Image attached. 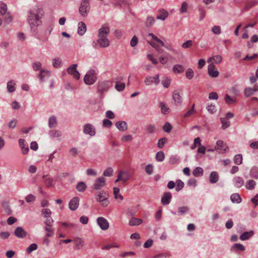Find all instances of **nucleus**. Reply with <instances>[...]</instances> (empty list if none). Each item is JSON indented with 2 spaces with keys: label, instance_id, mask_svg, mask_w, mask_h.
Instances as JSON below:
<instances>
[{
  "label": "nucleus",
  "instance_id": "nucleus-3",
  "mask_svg": "<svg viewBox=\"0 0 258 258\" xmlns=\"http://www.w3.org/2000/svg\"><path fill=\"white\" fill-rule=\"evenodd\" d=\"M148 36L151 37L153 39V41L150 43V44L157 50L158 53H163V50L160 47L163 46L164 43L153 33H149Z\"/></svg>",
  "mask_w": 258,
  "mask_h": 258
},
{
  "label": "nucleus",
  "instance_id": "nucleus-41",
  "mask_svg": "<svg viewBox=\"0 0 258 258\" xmlns=\"http://www.w3.org/2000/svg\"><path fill=\"white\" fill-rule=\"evenodd\" d=\"M165 155L162 151H159L156 154V159L159 162H162L164 160Z\"/></svg>",
  "mask_w": 258,
  "mask_h": 258
},
{
  "label": "nucleus",
  "instance_id": "nucleus-46",
  "mask_svg": "<svg viewBox=\"0 0 258 258\" xmlns=\"http://www.w3.org/2000/svg\"><path fill=\"white\" fill-rule=\"evenodd\" d=\"M58 224L68 229H72L75 227V224L72 223L59 222H58Z\"/></svg>",
  "mask_w": 258,
  "mask_h": 258
},
{
  "label": "nucleus",
  "instance_id": "nucleus-36",
  "mask_svg": "<svg viewBox=\"0 0 258 258\" xmlns=\"http://www.w3.org/2000/svg\"><path fill=\"white\" fill-rule=\"evenodd\" d=\"M43 178L44 179L46 186L50 187L52 185L53 180L51 178L48 177L47 175H44Z\"/></svg>",
  "mask_w": 258,
  "mask_h": 258
},
{
  "label": "nucleus",
  "instance_id": "nucleus-42",
  "mask_svg": "<svg viewBox=\"0 0 258 258\" xmlns=\"http://www.w3.org/2000/svg\"><path fill=\"white\" fill-rule=\"evenodd\" d=\"M203 170L201 167H196L193 171L192 174L195 176H200L203 174Z\"/></svg>",
  "mask_w": 258,
  "mask_h": 258
},
{
  "label": "nucleus",
  "instance_id": "nucleus-49",
  "mask_svg": "<svg viewBox=\"0 0 258 258\" xmlns=\"http://www.w3.org/2000/svg\"><path fill=\"white\" fill-rule=\"evenodd\" d=\"M155 20L154 17L149 16L146 20V24L147 27L152 26L155 23Z\"/></svg>",
  "mask_w": 258,
  "mask_h": 258
},
{
  "label": "nucleus",
  "instance_id": "nucleus-29",
  "mask_svg": "<svg viewBox=\"0 0 258 258\" xmlns=\"http://www.w3.org/2000/svg\"><path fill=\"white\" fill-rule=\"evenodd\" d=\"M15 83L14 80L9 81L7 83V89L9 92H13L16 90Z\"/></svg>",
  "mask_w": 258,
  "mask_h": 258
},
{
  "label": "nucleus",
  "instance_id": "nucleus-40",
  "mask_svg": "<svg viewBox=\"0 0 258 258\" xmlns=\"http://www.w3.org/2000/svg\"><path fill=\"white\" fill-rule=\"evenodd\" d=\"M119 188L118 187H114L113 188V194L114 198L116 199H119L121 200H123V196L119 194Z\"/></svg>",
  "mask_w": 258,
  "mask_h": 258
},
{
  "label": "nucleus",
  "instance_id": "nucleus-9",
  "mask_svg": "<svg viewBox=\"0 0 258 258\" xmlns=\"http://www.w3.org/2000/svg\"><path fill=\"white\" fill-rule=\"evenodd\" d=\"M106 180L103 176L97 178L93 185L92 187L96 190H99L105 186Z\"/></svg>",
  "mask_w": 258,
  "mask_h": 258
},
{
  "label": "nucleus",
  "instance_id": "nucleus-10",
  "mask_svg": "<svg viewBox=\"0 0 258 258\" xmlns=\"http://www.w3.org/2000/svg\"><path fill=\"white\" fill-rule=\"evenodd\" d=\"M83 132L90 137H93L96 134L95 127L91 124L87 123L84 126Z\"/></svg>",
  "mask_w": 258,
  "mask_h": 258
},
{
  "label": "nucleus",
  "instance_id": "nucleus-6",
  "mask_svg": "<svg viewBox=\"0 0 258 258\" xmlns=\"http://www.w3.org/2000/svg\"><path fill=\"white\" fill-rule=\"evenodd\" d=\"M182 91L180 90H175L172 93L173 103L177 106H180L182 103Z\"/></svg>",
  "mask_w": 258,
  "mask_h": 258
},
{
  "label": "nucleus",
  "instance_id": "nucleus-11",
  "mask_svg": "<svg viewBox=\"0 0 258 258\" xmlns=\"http://www.w3.org/2000/svg\"><path fill=\"white\" fill-rule=\"evenodd\" d=\"M77 65L74 64L71 65L67 69V72L69 74L72 76L75 79L78 80L80 78V74L77 70Z\"/></svg>",
  "mask_w": 258,
  "mask_h": 258
},
{
  "label": "nucleus",
  "instance_id": "nucleus-38",
  "mask_svg": "<svg viewBox=\"0 0 258 258\" xmlns=\"http://www.w3.org/2000/svg\"><path fill=\"white\" fill-rule=\"evenodd\" d=\"M250 176L255 179H258V168L256 167H252L250 171Z\"/></svg>",
  "mask_w": 258,
  "mask_h": 258
},
{
  "label": "nucleus",
  "instance_id": "nucleus-28",
  "mask_svg": "<svg viewBox=\"0 0 258 258\" xmlns=\"http://www.w3.org/2000/svg\"><path fill=\"white\" fill-rule=\"evenodd\" d=\"M143 222L141 219L135 217H132L129 222V225L131 226H137L141 224Z\"/></svg>",
  "mask_w": 258,
  "mask_h": 258
},
{
  "label": "nucleus",
  "instance_id": "nucleus-31",
  "mask_svg": "<svg viewBox=\"0 0 258 258\" xmlns=\"http://www.w3.org/2000/svg\"><path fill=\"white\" fill-rule=\"evenodd\" d=\"M184 70V68L180 64H175L173 67L172 71L174 73H181Z\"/></svg>",
  "mask_w": 258,
  "mask_h": 258
},
{
  "label": "nucleus",
  "instance_id": "nucleus-56",
  "mask_svg": "<svg viewBox=\"0 0 258 258\" xmlns=\"http://www.w3.org/2000/svg\"><path fill=\"white\" fill-rule=\"evenodd\" d=\"M41 213L45 218L51 216V212L49 209H43Z\"/></svg>",
  "mask_w": 258,
  "mask_h": 258
},
{
  "label": "nucleus",
  "instance_id": "nucleus-23",
  "mask_svg": "<svg viewBox=\"0 0 258 258\" xmlns=\"http://www.w3.org/2000/svg\"><path fill=\"white\" fill-rule=\"evenodd\" d=\"M234 185L237 188H240L244 185L243 179L239 176H236L233 178Z\"/></svg>",
  "mask_w": 258,
  "mask_h": 258
},
{
  "label": "nucleus",
  "instance_id": "nucleus-12",
  "mask_svg": "<svg viewBox=\"0 0 258 258\" xmlns=\"http://www.w3.org/2000/svg\"><path fill=\"white\" fill-rule=\"evenodd\" d=\"M144 83L147 86L150 85L152 83L158 85L159 83V75H157L154 77L147 76L144 80Z\"/></svg>",
  "mask_w": 258,
  "mask_h": 258
},
{
  "label": "nucleus",
  "instance_id": "nucleus-48",
  "mask_svg": "<svg viewBox=\"0 0 258 258\" xmlns=\"http://www.w3.org/2000/svg\"><path fill=\"white\" fill-rule=\"evenodd\" d=\"M52 64L53 66L57 68L61 66V60L59 58H55L52 60Z\"/></svg>",
  "mask_w": 258,
  "mask_h": 258
},
{
  "label": "nucleus",
  "instance_id": "nucleus-58",
  "mask_svg": "<svg viewBox=\"0 0 258 258\" xmlns=\"http://www.w3.org/2000/svg\"><path fill=\"white\" fill-rule=\"evenodd\" d=\"M115 87L117 91H121L123 90L125 88V84L124 83H119L116 82Z\"/></svg>",
  "mask_w": 258,
  "mask_h": 258
},
{
  "label": "nucleus",
  "instance_id": "nucleus-16",
  "mask_svg": "<svg viewBox=\"0 0 258 258\" xmlns=\"http://www.w3.org/2000/svg\"><path fill=\"white\" fill-rule=\"evenodd\" d=\"M208 74L209 76L213 78L218 77L219 74V72L216 69V67L213 62L209 64L208 67Z\"/></svg>",
  "mask_w": 258,
  "mask_h": 258
},
{
  "label": "nucleus",
  "instance_id": "nucleus-13",
  "mask_svg": "<svg viewBox=\"0 0 258 258\" xmlns=\"http://www.w3.org/2000/svg\"><path fill=\"white\" fill-rule=\"evenodd\" d=\"M90 0L82 1V16H85L90 11Z\"/></svg>",
  "mask_w": 258,
  "mask_h": 258
},
{
  "label": "nucleus",
  "instance_id": "nucleus-34",
  "mask_svg": "<svg viewBox=\"0 0 258 258\" xmlns=\"http://www.w3.org/2000/svg\"><path fill=\"white\" fill-rule=\"evenodd\" d=\"M230 199L233 203H240L241 199L238 194H233L230 197Z\"/></svg>",
  "mask_w": 258,
  "mask_h": 258
},
{
  "label": "nucleus",
  "instance_id": "nucleus-60",
  "mask_svg": "<svg viewBox=\"0 0 258 258\" xmlns=\"http://www.w3.org/2000/svg\"><path fill=\"white\" fill-rule=\"evenodd\" d=\"M184 186V183L180 179L176 181V190L178 191L181 190Z\"/></svg>",
  "mask_w": 258,
  "mask_h": 258
},
{
  "label": "nucleus",
  "instance_id": "nucleus-47",
  "mask_svg": "<svg viewBox=\"0 0 258 258\" xmlns=\"http://www.w3.org/2000/svg\"><path fill=\"white\" fill-rule=\"evenodd\" d=\"M7 12V5L3 3L0 2V14L2 15H4Z\"/></svg>",
  "mask_w": 258,
  "mask_h": 258
},
{
  "label": "nucleus",
  "instance_id": "nucleus-50",
  "mask_svg": "<svg viewBox=\"0 0 258 258\" xmlns=\"http://www.w3.org/2000/svg\"><path fill=\"white\" fill-rule=\"evenodd\" d=\"M160 107L161 108V112L163 114H167L169 110V108L168 106H167L165 103H160Z\"/></svg>",
  "mask_w": 258,
  "mask_h": 258
},
{
  "label": "nucleus",
  "instance_id": "nucleus-32",
  "mask_svg": "<svg viewBox=\"0 0 258 258\" xmlns=\"http://www.w3.org/2000/svg\"><path fill=\"white\" fill-rule=\"evenodd\" d=\"M256 182L253 180H249L246 181L245 187L249 190H252L254 188Z\"/></svg>",
  "mask_w": 258,
  "mask_h": 258
},
{
  "label": "nucleus",
  "instance_id": "nucleus-61",
  "mask_svg": "<svg viewBox=\"0 0 258 258\" xmlns=\"http://www.w3.org/2000/svg\"><path fill=\"white\" fill-rule=\"evenodd\" d=\"M193 45V42L192 40H189L185 42L182 44V47L183 48L187 49L191 47Z\"/></svg>",
  "mask_w": 258,
  "mask_h": 258
},
{
  "label": "nucleus",
  "instance_id": "nucleus-37",
  "mask_svg": "<svg viewBox=\"0 0 258 258\" xmlns=\"http://www.w3.org/2000/svg\"><path fill=\"white\" fill-rule=\"evenodd\" d=\"M44 229L47 232V233L46 234V236L49 237H51L54 233V230L52 228V226H46L44 227Z\"/></svg>",
  "mask_w": 258,
  "mask_h": 258
},
{
  "label": "nucleus",
  "instance_id": "nucleus-53",
  "mask_svg": "<svg viewBox=\"0 0 258 258\" xmlns=\"http://www.w3.org/2000/svg\"><path fill=\"white\" fill-rule=\"evenodd\" d=\"M207 109L211 114L215 113L217 110L216 106L213 104H209L207 107Z\"/></svg>",
  "mask_w": 258,
  "mask_h": 258
},
{
  "label": "nucleus",
  "instance_id": "nucleus-57",
  "mask_svg": "<svg viewBox=\"0 0 258 258\" xmlns=\"http://www.w3.org/2000/svg\"><path fill=\"white\" fill-rule=\"evenodd\" d=\"M37 245L35 243L31 244L26 249V252L28 253H30L33 250L37 249Z\"/></svg>",
  "mask_w": 258,
  "mask_h": 258
},
{
  "label": "nucleus",
  "instance_id": "nucleus-63",
  "mask_svg": "<svg viewBox=\"0 0 258 258\" xmlns=\"http://www.w3.org/2000/svg\"><path fill=\"white\" fill-rule=\"evenodd\" d=\"M145 171L147 174L151 175L153 173V166L151 164H148L146 166Z\"/></svg>",
  "mask_w": 258,
  "mask_h": 258
},
{
  "label": "nucleus",
  "instance_id": "nucleus-27",
  "mask_svg": "<svg viewBox=\"0 0 258 258\" xmlns=\"http://www.w3.org/2000/svg\"><path fill=\"white\" fill-rule=\"evenodd\" d=\"M254 234L253 231H250L249 232H245L241 235L240 239L241 240H246L248 239L249 238L252 237Z\"/></svg>",
  "mask_w": 258,
  "mask_h": 258
},
{
  "label": "nucleus",
  "instance_id": "nucleus-64",
  "mask_svg": "<svg viewBox=\"0 0 258 258\" xmlns=\"http://www.w3.org/2000/svg\"><path fill=\"white\" fill-rule=\"evenodd\" d=\"M146 130L148 133L152 134L155 132L156 130V127L155 126V125L153 124H149L147 126Z\"/></svg>",
  "mask_w": 258,
  "mask_h": 258
},
{
  "label": "nucleus",
  "instance_id": "nucleus-5",
  "mask_svg": "<svg viewBox=\"0 0 258 258\" xmlns=\"http://www.w3.org/2000/svg\"><path fill=\"white\" fill-rule=\"evenodd\" d=\"M108 198L109 195L106 191H101L98 192L96 199L102 206L106 207L109 203Z\"/></svg>",
  "mask_w": 258,
  "mask_h": 258
},
{
  "label": "nucleus",
  "instance_id": "nucleus-1",
  "mask_svg": "<svg viewBox=\"0 0 258 258\" xmlns=\"http://www.w3.org/2000/svg\"><path fill=\"white\" fill-rule=\"evenodd\" d=\"M43 15V10L38 7L28 11L27 21L31 29L35 30L41 24Z\"/></svg>",
  "mask_w": 258,
  "mask_h": 258
},
{
  "label": "nucleus",
  "instance_id": "nucleus-52",
  "mask_svg": "<svg viewBox=\"0 0 258 258\" xmlns=\"http://www.w3.org/2000/svg\"><path fill=\"white\" fill-rule=\"evenodd\" d=\"M211 31L215 34L219 35L221 32V27L219 26H214L212 28Z\"/></svg>",
  "mask_w": 258,
  "mask_h": 258
},
{
  "label": "nucleus",
  "instance_id": "nucleus-45",
  "mask_svg": "<svg viewBox=\"0 0 258 258\" xmlns=\"http://www.w3.org/2000/svg\"><path fill=\"white\" fill-rule=\"evenodd\" d=\"M256 91V90H254L251 88H247L244 90V95L247 97L252 95H253V93Z\"/></svg>",
  "mask_w": 258,
  "mask_h": 258
},
{
  "label": "nucleus",
  "instance_id": "nucleus-18",
  "mask_svg": "<svg viewBox=\"0 0 258 258\" xmlns=\"http://www.w3.org/2000/svg\"><path fill=\"white\" fill-rule=\"evenodd\" d=\"M14 234L18 238H23L26 236L27 232L25 231L22 227H18L15 229Z\"/></svg>",
  "mask_w": 258,
  "mask_h": 258
},
{
  "label": "nucleus",
  "instance_id": "nucleus-59",
  "mask_svg": "<svg viewBox=\"0 0 258 258\" xmlns=\"http://www.w3.org/2000/svg\"><path fill=\"white\" fill-rule=\"evenodd\" d=\"M225 102L227 104L234 103L236 100L234 98H231L229 95L226 94L225 97Z\"/></svg>",
  "mask_w": 258,
  "mask_h": 258
},
{
  "label": "nucleus",
  "instance_id": "nucleus-35",
  "mask_svg": "<svg viewBox=\"0 0 258 258\" xmlns=\"http://www.w3.org/2000/svg\"><path fill=\"white\" fill-rule=\"evenodd\" d=\"M171 83V79L167 77H164L162 78L161 81V84L163 85V86L166 88H168Z\"/></svg>",
  "mask_w": 258,
  "mask_h": 258
},
{
  "label": "nucleus",
  "instance_id": "nucleus-30",
  "mask_svg": "<svg viewBox=\"0 0 258 258\" xmlns=\"http://www.w3.org/2000/svg\"><path fill=\"white\" fill-rule=\"evenodd\" d=\"M222 57L221 55H216L213 57H210L208 60V62H212V61H214L217 64H219L221 62Z\"/></svg>",
  "mask_w": 258,
  "mask_h": 258
},
{
  "label": "nucleus",
  "instance_id": "nucleus-55",
  "mask_svg": "<svg viewBox=\"0 0 258 258\" xmlns=\"http://www.w3.org/2000/svg\"><path fill=\"white\" fill-rule=\"evenodd\" d=\"M221 120L222 124V127L223 129H225L229 126V121L228 120V119L226 118H221Z\"/></svg>",
  "mask_w": 258,
  "mask_h": 258
},
{
  "label": "nucleus",
  "instance_id": "nucleus-51",
  "mask_svg": "<svg viewBox=\"0 0 258 258\" xmlns=\"http://www.w3.org/2000/svg\"><path fill=\"white\" fill-rule=\"evenodd\" d=\"M189 211V208L187 206L180 207L178 208V212L181 215L184 214Z\"/></svg>",
  "mask_w": 258,
  "mask_h": 258
},
{
  "label": "nucleus",
  "instance_id": "nucleus-15",
  "mask_svg": "<svg viewBox=\"0 0 258 258\" xmlns=\"http://www.w3.org/2000/svg\"><path fill=\"white\" fill-rule=\"evenodd\" d=\"M109 88V82L103 81L98 83V92L102 94L104 92L106 91Z\"/></svg>",
  "mask_w": 258,
  "mask_h": 258
},
{
  "label": "nucleus",
  "instance_id": "nucleus-20",
  "mask_svg": "<svg viewBox=\"0 0 258 258\" xmlns=\"http://www.w3.org/2000/svg\"><path fill=\"white\" fill-rule=\"evenodd\" d=\"M168 15L169 14L167 11L164 9H161L159 10L156 18L158 20L164 21L168 17Z\"/></svg>",
  "mask_w": 258,
  "mask_h": 258
},
{
  "label": "nucleus",
  "instance_id": "nucleus-14",
  "mask_svg": "<svg viewBox=\"0 0 258 258\" xmlns=\"http://www.w3.org/2000/svg\"><path fill=\"white\" fill-rule=\"evenodd\" d=\"M97 222L101 229L105 230L108 229L109 223L104 218L99 217L97 220Z\"/></svg>",
  "mask_w": 258,
  "mask_h": 258
},
{
  "label": "nucleus",
  "instance_id": "nucleus-33",
  "mask_svg": "<svg viewBox=\"0 0 258 258\" xmlns=\"http://www.w3.org/2000/svg\"><path fill=\"white\" fill-rule=\"evenodd\" d=\"M2 206L4 208L5 213L8 215H10L12 213V211L10 209V206L8 202H3L2 203Z\"/></svg>",
  "mask_w": 258,
  "mask_h": 258
},
{
  "label": "nucleus",
  "instance_id": "nucleus-24",
  "mask_svg": "<svg viewBox=\"0 0 258 258\" xmlns=\"http://www.w3.org/2000/svg\"><path fill=\"white\" fill-rule=\"evenodd\" d=\"M116 127L120 131H124L127 130V124L125 121H119L115 123Z\"/></svg>",
  "mask_w": 258,
  "mask_h": 258
},
{
  "label": "nucleus",
  "instance_id": "nucleus-7",
  "mask_svg": "<svg viewBox=\"0 0 258 258\" xmlns=\"http://www.w3.org/2000/svg\"><path fill=\"white\" fill-rule=\"evenodd\" d=\"M34 71H40L39 78L41 81H43V74L49 75V71L47 70L41 69V63L39 61H35L32 64Z\"/></svg>",
  "mask_w": 258,
  "mask_h": 258
},
{
  "label": "nucleus",
  "instance_id": "nucleus-39",
  "mask_svg": "<svg viewBox=\"0 0 258 258\" xmlns=\"http://www.w3.org/2000/svg\"><path fill=\"white\" fill-rule=\"evenodd\" d=\"M49 126L51 128L54 127L56 125V117L54 116L50 117L48 121Z\"/></svg>",
  "mask_w": 258,
  "mask_h": 258
},
{
  "label": "nucleus",
  "instance_id": "nucleus-43",
  "mask_svg": "<svg viewBox=\"0 0 258 258\" xmlns=\"http://www.w3.org/2000/svg\"><path fill=\"white\" fill-rule=\"evenodd\" d=\"M234 162L236 164L240 165L242 163V156L241 154H237L234 158Z\"/></svg>",
  "mask_w": 258,
  "mask_h": 258
},
{
  "label": "nucleus",
  "instance_id": "nucleus-17",
  "mask_svg": "<svg viewBox=\"0 0 258 258\" xmlns=\"http://www.w3.org/2000/svg\"><path fill=\"white\" fill-rule=\"evenodd\" d=\"M79 201L80 199L78 197L73 198L69 202V206L70 209L72 211L76 210L79 206Z\"/></svg>",
  "mask_w": 258,
  "mask_h": 258
},
{
  "label": "nucleus",
  "instance_id": "nucleus-19",
  "mask_svg": "<svg viewBox=\"0 0 258 258\" xmlns=\"http://www.w3.org/2000/svg\"><path fill=\"white\" fill-rule=\"evenodd\" d=\"M19 143L20 147L21 148L22 153L23 154H27V153L29 151V148H28V146L27 144V143H26L25 140H24L23 139H20L19 140Z\"/></svg>",
  "mask_w": 258,
  "mask_h": 258
},
{
  "label": "nucleus",
  "instance_id": "nucleus-2",
  "mask_svg": "<svg viewBox=\"0 0 258 258\" xmlns=\"http://www.w3.org/2000/svg\"><path fill=\"white\" fill-rule=\"evenodd\" d=\"M109 33V28L107 26H103L98 30L97 42L100 47H107L109 46V41L107 37Z\"/></svg>",
  "mask_w": 258,
  "mask_h": 258
},
{
  "label": "nucleus",
  "instance_id": "nucleus-62",
  "mask_svg": "<svg viewBox=\"0 0 258 258\" xmlns=\"http://www.w3.org/2000/svg\"><path fill=\"white\" fill-rule=\"evenodd\" d=\"M194 74V71L191 69H188L186 71L185 75L187 79L190 80L193 78Z\"/></svg>",
  "mask_w": 258,
  "mask_h": 258
},
{
  "label": "nucleus",
  "instance_id": "nucleus-8",
  "mask_svg": "<svg viewBox=\"0 0 258 258\" xmlns=\"http://www.w3.org/2000/svg\"><path fill=\"white\" fill-rule=\"evenodd\" d=\"M130 178V175L128 171L125 170H120L119 171L117 178L115 182H117L119 181L124 183Z\"/></svg>",
  "mask_w": 258,
  "mask_h": 258
},
{
  "label": "nucleus",
  "instance_id": "nucleus-54",
  "mask_svg": "<svg viewBox=\"0 0 258 258\" xmlns=\"http://www.w3.org/2000/svg\"><path fill=\"white\" fill-rule=\"evenodd\" d=\"M113 171V170L112 168L108 167L104 171L103 175L105 176H111L112 175Z\"/></svg>",
  "mask_w": 258,
  "mask_h": 258
},
{
  "label": "nucleus",
  "instance_id": "nucleus-4",
  "mask_svg": "<svg viewBox=\"0 0 258 258\" xmlns=\"http://www.w3.org/2000/svg\"><path fill=\"white\" fill-rule=\"evenodd\" d=\"M97 74L93 70L89 71L85 75L83 80L84 83L88 85H93L97 81Z\"/></svg>",
  "mask_w": 258,
  "mask_h": 258
},
{
  "label": "nucleus",
  "instance_id": "nucleus-26",
  "mask_svg": "<svg viewBox=\"0 0 258 258\" xmlns=\"http://www.w3.org/2000/svg\"><path fill=\"white\" fill-rule=\"evenodd\" d=\"M171 55L168 53H165L163 56L159 57V61L163 64H166L169 58H170Z\"/></svg>",
  "mask_w": 258,
  "mask_h": 258
},
{
  "label": "nucleus",
  "instance_id": "nucleus-25",
  "mask_svg": "<svg viewBox=\"0 0 258 258\" xmlns=\"http://www.w3.org/2000/svg\"><path fill=\"white\" fill-rule=\"evenodd\" d=\"M210 181L212 183H215L218 181L219 175L217 172L213 171L211 173L210 175Z\"/></svg>",
  "mask_w": 258,
  "mask_h": 258
},
{
  "label": "nucleus",
  "instance_id": "nucleus-21",
  "mask_svg": "<svg viewBox=\"0 0 258 258\" xmlns=\"http://www.w3.org/2000/svg\"><path fill=\"white\" fill-rule=\"evenodd\" d=\"M172 198V196L170 192H165L163 195V197L161 199L162 204L163 205H168L171 201Z\"/></svg>",
  "mask_w": 258,
  "mask_h": 258
},
{
  "label": "nucleus",
  "instance_id": "nucleus-22",
  "mask_svg": "<svg viewBox=\"0 0 258 258\" xmlns=\"http://www.w3.org/2000/svg\"><path fill=\"white\" fill-rule=\"evenodd\" d=\"M216 149L219 151V152H226L228 147L221 140H218L216 142Z\"/></svg>",
  "mask_w": 258,
  "mask_h": 258
},
{
  "label": "nucleus",
  "instance_id": "nucleus-44",
  "mask_svg": "<svg viewBox=\"0 0 258 258\" xmlns=\"http://www.w3.org/2000/svg\"><path fill=\"white\" fill-rule=\"evenodd\" d=\"M3 15L4 16V20L6 23L9 24L12 21L13 18L10 12H7Z\"/></svg>",
  "mask_w": 258,
  "mask_h": 258
}]
</instances>
